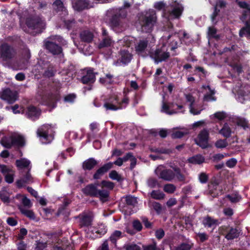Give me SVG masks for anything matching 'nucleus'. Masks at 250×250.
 Masks as SVG:
<instances>
[{
	"label": "nucleus",
	"mask_w": 250,
	"mask_h": 250,
	"mask_svg": "<svg viewBox=\"0 0 250 250\" xmlns=\"http://www.w3.org/2000/svg\"><path fill=\"white\" fill-rule=\"evenodd\" d=\"M120 58L119 61L120 62L124 64H126L129 63L131 59L132 55L127 50H122L120 53Z\"/></svg>",
	"instance_id": "obj_24"
},
{
	"label": "nucleus",
	"mask_w": 250,
	"mask_h": 250,
	"mask_svg": "<svg viewBox=\"0 0 250 250\" xmlns=\"http://www.w3.org/2000/svg\"><path fill=\"white\" fill-rule=\"evenodd\" d=\"M226 5V3L225 1L220 0H219L216 4V6L214 7V11L213 13L211 15V20L213 22H214L215 18L217 16L219 12V10L217 9V7H219L220 8L224 7Z\"/></svg>",
	"instance_id": "obj_39"
},
{
	"label": "nucleus",
	"mask_w": 250,
	"mask_h": 250,
	"mask_svg": "<svg viewBox=\"0 0 250 250\" xmlns=\"http://www.w3.org/2000/svg\"><path fill=\"white\" fill-rule=\"evenodd\" d=\"M148 41L146 39L140 40L135 45V50L139 55L144 56L148 50Z\"/></svg>",
	"instance_id": "obj_15"
},
{
	"label": "nucleus",
	"mask_w": 250,
	"mask_h": 250,
	"mask_svg": "<svg viewBox=\"0 0 250 250\" xmlns=\"http://www.w3.org/2000/svg\"><path fill=\"white\" fill-rule=\"evenodd\" d=\"M240 230L237 228H231L225 237L228 240H232L239 237L240 233Z\"/></svg>",
	"instance_id": "obj_29"
},
{
	"label": "nucleus",
	"mask_w": 250,
	"mask_h": 250,
	"mask_svg": "<svg viewBox=\"0 0 250 250\" xmlns=\"http://www.w3.org/2000/svg\"><path fill=\"white\" fill-rule=\"evenodd\" d=\"M97 73L93 72V69H88L83 71V76L81 81L83 84H91L95 82L96 80V75Z\"/></svg>",
	"instance_id": "obj_13"
},
{
	"label": "nucleus",
	"mask_w": 250,
	"mask_h": 250,
	"mask_svg": "<svg viewBox=\"0 0 250 250\" xmlns=\"http://www.w3.org/2000/svg\"><path fill=\"white\" fill-rule=\"evenodd\" d=\"M121 231L116 230L110 236L109 239L113 243H116L117 240L121 237Z\"/></svg>",
	"instance_id": "obj_51"
},
{
	"label": "nucleus",
	"mask_w": 250,
	"mask_h": 250,
	"mask_svg": "<svg viewBox=\"0 0 250 250\" xmlns=\"http://www.w3.org/2000/svg\"><path fill=\"white\" fill-rule=\"evenodd\" d=\"M150 56L158 63L167 59L169 57V54L165 50V45L164 44L160 49H157L154 52H152Z\"/></svg>",
	"instance_id": "obj_10"
},
{
	"label": "nucleus",
	"mask_w": 250,
	"mask_h": 250,
	"mask_svg": "<svg viewBox=\"0 0 250 250\" xmlns=\"http://www.w3.org/2000/svg\"><path fill=\"white\" fill-rule=\"evenodd\" d=\"M204 108L202 104H195L189 105V112L193 115H199Z\"/></svg>",
	"instance_id": "obj_30"
},
{
	"label": "nucleus",
	"mask_w": 250,
	"mask_h": 250,
	"mask_svg": "<svg viewBox=\"0 0 250 250\" xmlns=\"http://www.w3.org/2000/svg\"><path fill=\"white\" fill-rule=\"evenodd\" d=\"M0 144L4 147L10 148L14 146L13 140L12 135L8 136H4L0 141Z\"/></svg>",
	"instance_id": "obj_31"
},
{
	"label": "nucleus",
	"mask_w": 250,
	"mask_h": 250,
	"mask_svg": "<svg viewBox=\"0 0 250 250\" xmlns=\"http://www.w3.org/2000/svg\"><path fill=\"white\" fill-rule=\"evenodd\" d=\"M237 124L238 125L246 128L248 127V122L244 118H239L237 120Z\"/></svg>",
	"instance_id": "obj_63"
},
{
	"label": "nucleus",
	"mask_w": 250,
	"mask_h": 250,
	"mask_svg": "<svg viewBox=\"0 0 250 250\" xmlns=\"http://www.w3.org/2000/svg\"><path fill=\"white\" fill-rule=\"evenodd\" d=\"M52 129L50 125L46 124L40 127L37 131V136L40 138V140L43 144L50 143L53 139L51 135L49 134Z\"/></svg>",
	"instance_id": "obj_6"
},
{
	"label": "nucleus",
	"mask_w": 250,
	"mask_h": 250,
	"mask_svg": "<svg viewBox=\"0 0 250 250\" xmlns=\"http://www.w3.org/2000/svg\"><path fill=\"white\" fill-rule=\"evenodd\" d=\"M12 136L14 145L22 146L24 145V139L22 136L17 133L12 134Z\"/></svg>",
	"instance_id": "obj_36"
},
{
	"label": "nucleus",
	"mask_w": 250,
	"mask_h": 250,
	"mask_svg": "<svg viewBox=\"0 0 250 250\" xmlns=\"http://www.w3.org/2000/svg\"><path fill=\"white\" fill-rule=\"evenodd\" d=\"M156 12L153 10H149L146 15L140 19V24L142 29L146 32H150L156 23Z\"/></svg>",
	"instance_id": "obj_5"
},
{
	"label": "nucleus",
	"mask_w": 250,
	"mask_h": 250,
	"mask_svg": "<svg viewBox=\"0 0 250 250\" xmlns=\"http://www.w3.org/2000/svg\"><path fill=\"white\" fill-rule=\"evenodd\" d=\"M151 196L156 200H161L164 198L165 194L159 190H153L151 193Z\"/></svg>",
	"instance_id": "obj_49"
},
{
	"label": "nucleus",
	"mask_w": 250,
	"mask_h": 250,
	"mask_svg": "<svg viewBox=\"0 0 250 250\" xmlns=\"http://www.w3.org/2000/svg\"><path fill=\"white\" fill-rule=\"evenodd\" d=\"M113 15L110 20L111 26L114 31L121 32L125 30V24L120 18L126 17V12L125 9H116L113 12Z\"/></svg>",
	"instance_id": "obj_4"
},
{
	"label": "nucleus",
	"mask_w": 250,
	"mask_h": 250,
	"mask_svg": "<svg viewBox=\"0 0 250 250\" xmlns=\"http://www.w3.org/2000/svg\"><path fill=\"white\" fill-rule=\"evenodd\" d=\"M109 196V192L105 189L98 190L97 197H99L101 200H104L107 198Z\"/></svg>",
	"instance_id": "obj_54"
},
{
	"label": "nucleus",
	"mask_w": 250,
	"mask_h": 250,
	"mask_svg": "<svg viewBox=\"0 0 250 250\" xmlns=\"http://www.w3.org/2000/svg\"><path fill=\"white\" fill-rule=\"evenodd\" d=\"M125 201L127 205L133 206L137 203V198L131 196H126Z\"/></svg>",
	"instance_id": "obj_58"
},
{
	"label": "nucleus",
	"mask_w": 250,
	"mask_h": 250,
	"mask_svg": "<svg viewBox=\"0 0 250 250\" xmlns=\"http://www.w3.org/2000/svg\"><path fill=\"white\" fill-rule=\"evenodd\" d=\"M161 111L168 115H173L185 111L183 105L174 103L167 104L163 102Z\"/></svg>",
	"instance_id": "obj_7"
},
{
	"label": "nucleus",
	"mask_w": 250,
	"mask_h": 250,
	"mask_svg": "<svg viewBox=\"0 0 250 250\" xmlns=\"http://www.w3.org/2000/svg\"><path fill=\"white\" fill-rule=\"evenodd\" d=\"M18 197L21 198V201L24 206L23 207H27L29 208L32 206V203L30 200L26 197L22 196L21 195H19Z\"/></svg>",
	"instance_id": "obj_57"
},
{
	"label": "nucleus",
	"mask_w": 250,
	"mask_h": 250,
	"mask_svg": "<svg viewBox=\"0 0 250 250\" xmlns=\"http://www.w3.org/2000/svg\"><path fill=\"white\" fill-rule=\"evenodd\" d=\"M112 78L113 76L112 75L107 74L104 77L101 78L99 80V82L100 83L104 85L112 84L113 83Z\"/></svg>",
	"instance_id": "obj_44"
},
{
	"label": "nucleus",
	"mask_w": 250,
	"mask_h": 250,
	"mask_svg": "<svg viewBox=\"0 0 250 250\" xmlns=\"http://www.w3.org/2000/svg\"><path fill=\"white\" fill-rule=\"evenodd\" d=\"M187 133V131L186 130H185V131L176 130V131H174L171 134V137L174 139L180 138L182 137L184 135L186 134Z\"/></svg>",
	"instance_id": "obj_56"
},
{
	"label": "nucleus",
	"mask_w": 250,
	"mask_h": 250,
	"mask_svg": "<svg viewBox=\"0 0 250 250\" xmlns=\"http://www.w3.org/2000/svg\"><path fill=\"white\" fill-rule=\"evenodd\" d=\"M113 167V164L111 162L108 163L104 165L103 167L99 168L93 175L95 179H100L101 177L106 173L109 169Z\"/></svg>",
	"instance_id": "obj_20"
},
{
	"label": "nucleus",
	"mask_w": 250,
	"mask_h": 250,
	"mask_svg": "<svg viewBox=\"0 0 250 250\" xmlns=\"http://www.w3.org/2000/svg\"><path fill=\"white\" fill-rule=\"evenodd\" d=\"M204 158L201 155H197L188 159V162L193 164H200L204 162Z\"/></svg>",
	"instance_id": "obj_41"
},
{
	"label": "nucleus",
	"mask_w": 250,
	"mask_h": 250,
	"mask_svg": "<svg viewBox=\"0 0 250 250\" xmlns=\"http://www.w3.org/2000/svg\"><path fill=\"white\" fill-rule=\"evenodd\" d=\"M17 95L18 94L16 91H13L9 88H6L0 93V97L8 103L12 104L17 100Z\"/></svg>",
	"instance_id": "obj_14"
},
{
	"label": "nucleus",
	"mask_w": 250,
	"mask_h": 250,
	"mask_svg": "<svg viewBox=\"0 0 250 250\" xmlns=\"http://www.w3.org/2000/svg\"><path fill=\"white\" fill-rule=\"evenodd\" d=\"M161 39L163 42L166 41L167 42H169L170 45L171 46V49L174 50L178 46L180 38L177 34H174L172 35H169L167 37L163 36Z\"/></svg>",
	"instance_id": "obj_19"
},
{
	"label": "nucleus",
	"mask_w": 250,
	"mask_h": 250,
	"mask_svg": "<svg viewBox=\"0 0 250 250\" xmlns=\"http://www.w3.org/2000/svg\"><path fill=\"white\" fill-rule=\"evenodd\" d=\"M143 250H161L157 247L156 243L153 242L152 244L143 246Z\"/></svg>",
	"instance_id": "obj_60"
},
{
	"label": "nucleus",
	"mask_w": 250,
	"mask_h": 250,
	"mask_svg": "<svg viewBox=\"0 0 250 250\" xmlns=\"http://www.w3.org/2000/svg\"><path fill=\"white\" fill-rule=\"evenodd\" d=\"M93 37V33L89 30L83 31L80 34L81 39L85 42H91Z\"/></svg>",
	"instance_id": "obj_32"
},
{
	"label": "nucleus",
	"mask_w": 250,
	"mask_h": 250,
	"mask_svg": "<svg viewBox=\"0 0 250 250\" xmlns=\"http://www.w3.org/2000/svg\"><path fill=\"white\" fill-rule=\"evenodd\" d=\"M205 88H208L210 91V94H206L204 97V100L205 101H214L216 100V98L213 95L214 94V90H211L209 86L208 85L207 86H205Z\"/></svg>",
	"instance_id": "obj_46"
},
{
	"label": "nucleus",
	"mask_w": 250,
	"mask_h": 250,
	"mask_svg": "<svg viewBox=\"0 0 250 250\" xmlns=\"http://www.w3.org/2000/svg\"><path fill=\"white\" fill-rule=\"evenodd\" d=\"M113 42L108 36L103 38L102 41L99 44V48H101L113 45Z\"/></svg>",
	"instance_id": "obj_40"
},
{
	"label": "nucleus",
	"mask_w": 250,
	"mask_h": 250,
	"mask_svg": "<svg viewBox=\"0 0 250 250\" xmlns=\"http://www.w3.org/2000/svg\"><path fill=\"white\" fill-rule=\"evenodd\" d=\"M217 130H219V133L223 135L224 137L229 138L231 134V130L228 124L225 123L223 127L219 130L217 126H216Z\"/></svg>",
	"instance_id": "obj_33"
},
{
	"label": "nucleus",
	"mask_w": 250,
	"mask_h": 250,
	"mask_svg": "<svg viewBox=\"0 0 250 250\" xmlns=\"http://www.w3.org/2000/svg\"><path fill=\"white\" fill-rule=\"evenodd\" d=\"M156 174L165 181H171L175 178V174L171 169L165 168L163 166H160L155 169Z\"/></svg>",
	"instance_id": "obj_9"
},
{
	"label": "nucleus",
	"mask_w": 250,
	"mask_h": 250,
	"mask_svg": "<svg viewBox=\"0 0 250 250\" xmlns=\"http://www.w3.org/2000/svg\"><path fill=\"white\" fill-rule=\"evenodd\" d=\"M73 7L77 11H82L86 9H89L93 5L87 0H76L73 2Z\"/></svg>",
	"instance_id": "obj_18"
},
{
	"label": "nucleus",
	"mask_w": 250,
	"mask_h": 250,
	"mask_svg": "<svg viewBox=\"0 0 250 250\" xmlns=\"http://www.w3.org/2000/svg\"><path fill=\"white\" fill-rule=\"evenodd\" d=\"M53 5L56 10L58 12L62 11L64 15L67 14V11H66L65 7L63 6V3L60 0H56L53 3Z\"/></svg>",
	"instance_id": "obj_37"
},
{
	"label": "nucleus",
	"mask_w": 250,
	"mask_h": 250,
	"mask_svg": "<svg viewBox=\"0 0 250 250\" xmlns=\"http://www.w3.org/2000/svg\"><path fill=\"white\" fill-rule=\"evenodd\" d=\"M202 223L205 227L214 228L218 225V221L208 216L203 218Z\"/></svg>",
	"instance_id": "obj_25"
},
{
	"label": "nucleus",
	"mask_w": 250,
	"mask_h": 250,
	"mask_svg": "<svg viewBox=\"0 0 250 250\" xmlns=\"http://www.w3.org/2000/svg\"><path fill=\"white\" fill-rule=\"evenodd\" d=\"M2 174L4 175L5 180L7 183L10 184L13 182L15 171L12 168L8 167Z\"/></svg>",
	"instance_id": "obj_28"
},
{
	"label": "nucleus",
	"mask_w": 250,
	"mask_h": 250,
	"mask_svg": "<svg viewBox=\"0 0 250 250\" xmlns=\"http://www.w3.org/2000/svg\"><path fill=\"white\" fill-rule=\"evenodd\" d=\"M20 22L25 23L28 28L27 32L33 35L41 32L45 27V23L42 21L39 18L33 17L27 10L22 12L20 18Z\"/></svg>",
	"instance_id": "obj_1"
},
{
	"label": "nucleus",
	"mask_w": 250,
	"mask_h": 250,
	"mask_svg": "<svg viewBox=\"0 0 250 250\" xmlns=\"http://www.w3.org/2000/svg\"><path fill=\"white\" fill-rule=\"evenodd\" d=\"M184 96L187 102L189 103V105L195 104V98L192 93H185Z\"/></svg>",
	"instance_id": "obj_53"
},
{
	"label": "nucleus",
	"mask_w": 250,
	"mask_h": 250,
	"mask_svg": "<svg viewBox=\"0 0 250 250\" xmlns=\"http://www.w3.org/2000/svg\"><path fill=\"white\" fill-rule=\"evenodd\" d=\"M84 194L92 197H97L98 189L94 185L90 184L86 186L82 189Z\"/></svg>",
	"instance_id": "obj_22"
},
{
	"label": "nucleus",
	"mask_w": 250,
	"mask_h": 250,
	"mask_svg": "<svg viewBox=\"0 0 250 250\" xmlns=\"http://www.w3.org/2000/svg\"><path fill=\"white\" fill-rule=\"evenodd\" d=\"M125 250H143V246L132 243L125 246Z\"/></svg>",
	"instance_id": "obj_52"
},
{
	"label": "nucleus",
	"mask_w": 250,
	"mask_h": 250,
	"mask_svg": "<svg viewBox=\"0 0 250 250\" xmlns=\"http://www.w3.org/2000/svg\"><path fill=\"white\" fill-rule=\"evenodd\" d=\"M21 172L22 177L16 182L17 185L19 188L33 182V178L30 173V171L27 170L26 172L22 171Z\"/></svg>",
	"instance_id": "obj_16"
},
{
	"label": "nucleus",
	"mask_w": 250,
	"mask_h": 250,
	"mask_svg": "<svg viewBox=\"0 0 250 250\" xmlns=\"http://www.w3.org/2000/svg\"><path fill=\"white\" fill-rule=\"evenodd\" d=\"M41 110L34 106H28L25 111L26 116L32 121L38 119L41 115Z\"/></svg>",
	"instance_id": "obj_17"
},
{
	"label": "nucleus",
	"mask_w": 250,
	"mask_h": 250,
	"mask_svg": "<svg viewBox=\"0 0 250 250\" xmlns=\"http://www.w3.org/2000/svg\"><path fill=\"white\" fill-rule=\"evenodd\" d=\"M14 55V51L7 43H3L0 46V58L6 61L11 59Z\"/></svg>",
	"instance_id": "obj_12"
},
{
	"label": "nucleus",
	"mask_w": 250,
	"mask_h": 250,
	"mask_svg": "<svg viewBox=\"0 0 250 250\" xmlns=\"http://www.w3.org/2000/svg\"><path fill=\"white\" fill-rule=\"evenodd\" d=\"M174 173L175 174V177L178 181L183 182L185 180V176L181 172L179 168L174 167Z\"/></svg>",
	"instance_id": "obj_45"
},
{
	"label": "nucleus",
	"mask_w": 250,
	"mask_h": 250,
	"mask_svg": "<svg viewBox=\"0 0 250 250\" xmlns=\"http://www.w3.org/2000/svg\"><path fill=\"white\" fill-rule=\"evenodd\" d=\"M109 177L111 179L117 180V181H120L122 180L121 175L116 170H112L109 173Z\"/></svg>",
	"instance_id": "obj_55"
},
{
	"label": "nucleus",
	"mask_w": 250,
	"mask_h": 250,
	"mask_svg": "<svg viewBox=\"0 0 250 250\" xmlns=\"http://www.w3.org/2000/svg\"><path fill=\"white\" fill-rule=\"evenodd\" d=\"M239 35L240 37L244 36L248 37H250V23L248 21L246 22L245 26L240 30Z\"/></svg>",
	"instance_id": "obj_42"
},
{
	"label": "nucleus",
	"mask_w": 250,
	"mask_h": 250,
	"mask_svg": "<svg viewBox=\"0 0 250 250\" xmlns=\"http://www.w3.org/2000/svg\"><path fill=\"white\" fill-rule=\"evenodd\" d=\"M238 4L240 7L244 9L243 11L242 20L243 21L246 20L248 17L250 19V6L244 1L239 2Z\"/></svg>",
	"instance_id": "obj_27"
},
{
	"label": "nucleus",
	"mask_w": 250,
	"mask_h": 250,
	"mask_svg": "<svg viewBox=\"0 0 250 250\" xmlns=\"http://www.w3.org/2000/svg\"><path fill=\"white\" fill-rule=\"evenodd\" d=\"M60 98V92L58 89H53L48 92L43 99L46 104L54 106V104Z\"/></svg>",
	"instance_id": "obj_11"
},
{
	"label": "nucleus",
	"mask_w": 250,
	"mask_h": 250,
	"mask_svg": "<svg viewBox=\"0 0 250 250\" xmlns=\"http://www.w3.org/2000/svg\"><path fill=\"white\" fill-rule=\"evenodd\" d=\"M237 100L243 104L250 101V93H246V92H240L238 95Z\"/></svg>",
	"instance_id": "obj_38"
},
{
	"label": "nucleus",
	"mask_w": 250,
	"mask_h": 250,
	"mask_svg": "<svg viewBox=\"0 0 250 250\" xmlns=\"http://www.w3.org/2000/svg\"><path fill=\"white\" fill-rule=\"evenodd\" d=\"M176 189L175 186L172 184H167L164 186L163 188L164 191L169 194L174 193Z\"/></svg>",
	"instance_id": "obj_48"
},
{
	"label": "nucleus",
	"mask_w": 250,
	"mask_h": 250,
	"mask_svg": "<svg viewBox=\"0 0 250 250\" xmlns=\"http://www.w3.org/2000/svg\"><path fill=\"white\" fill-rule=\"evenodd\" d=\"M102 185L103 187L109 189H112L114 187V184L110 181H103Z\"/></svg>",
	"instance_id": "obj_64"
},
{
	"label": "nucleus",
	"mask_w": 250,
	"mask_h": 250,
	"mask_svg": "<svg viewBox=\"0 0 250 250\" xmlns=\"http://www.w3.org/2000/svg\"><path fill=\"white\" fill-rule=\"evenodd\" d=\"M191 243H183L178 246L175 250H189L192 247Z\"/></svg>",
	"instance_id": "obj_61"
},
{
	"label": "nucleus",
	"mask_w": 250,
	"mask_h": 250,
	"mask_svg": "<svg viewBox=\"0 0 250 250\" xmlns=\"http://www.w3.org/2000/svg\"><path fill=\"white\" fill-rule=\"evenodd\" d=\"M215 146L217 148H224L228 146V143L226 139H219L214 144Z\"/></svg>",
	"instance_id": "obj_47"
},
{
	"label": "nucleus",
	"mask_w": 250,
	"mask_h": 250,
	"mask_svg": "<svg viewBox=\"0 0 250 250\" xmlns=\"http://www.w3.org/2000/svg\"><path fill=\"white\" fill-rule=\"evenodd\" d=\"M150 206L157 212L160 213L162 210V206L160 204L156 202L151 203Z\"/></svg>",
	"instance_id": "obj_62"
},
{
	"label": "nucleus",
	"mask_w": 250,
	"mask_h": 250,
	"mask_svg": "<svg viewBox=\"0 0 250 250\" xmlns=\"http://www.w3.org/2000/svg\"><path fill=\"white\" fill-rule=\"evenodd\" d=\"M129 103V99L126 96L122 97L121 95H113L106 100L104 107L106 110L116 111L125 108Z\"/></svg>",
	"instance_id": "obj_3"
},
{
	"label": "nucleus",
	"mask_w": 250,
	"mask_h": 250,
	"mask_svg": "<svg viewBox=\"0 0 250 250\" xmlns=\"http://www.w3.org/2000/svg\"><path fill=\"white\" fill-rule=\"evenodd\" d=\"M210 119H216L219 121H222L227 117V114L224 111L216 112L209 116Z\"/></svg>",
	"instance_id": "obj_43"
},
{
	"label": "nucleus",
	"mask_w": 250,
	"mask_h": 250,
	"mask_svg": "<svg viewBox=\"0 0 250 250\" xmlns=\"http://www.w3.org/2000/svg\"><path fill=\"white\" fill-rule=\"evenodd\" d=\"M154 6L158 10H163L165 16L168 19L179 18L184 9L183 5L176 1H172L167 6L163 1L157 2L155 3Z\"/></svg>",
	"instance_id": "obj_2"
},
{
	"label": "nucleus",
	"mask_w": 250,
	"mask_h": 250,
	"mask_svg": "<svg viewBox=\"0 0 250 250\" xmlns=\"http://www.w3.org/2000/svg\"><path fill=\"white\" fill-rule=\"evenodd\" d=\"M227 197L232 202L236 203L239 201L241 199V196L238 194H232L227 195Z\"/></svg>",
	"instance_id": "obj_59"
},
{
	"label": "nucleus",
	"mask_w": 250,
	"mask_h": 250,
	"mask_svg": "<svg viewBox=\"0 0 250 250\" xmlns=\"http://www.w3.org/2000/svg\"><path fill=\"white\" fill-rule=\"evenodd\" d=\"M19 208L22 214L24 215L31 220H35L36 216L32 210L26 209L23 207V206L21 205L19 206Z\"/></svg>",
	"instance_id": "obj_34"
},
{
	"label": "nucleus",
	"mask_w": 250,
	"mask_h": 250,
	"mask_svg": "<svg viewBox=\"0 0 250 250\" xmlns=\"http://www.w3.org/2000/svg\"><path fill=\"white\" fill-rule=\"evenodd\" d=\"M45 47L53 54H59L62 52V48L51 41H47L45 42Z\"/></svg>",
	"instance_id": "obj_21"
},
{
	"label": "nucleus",
	"mask_w": 250,
	"mask_h": 250,
	"mask_svg": "<svg viewBox=\"0 0 250 250\" xmlns=\"http://www.w3.org/2000/svg\"><path fill=\"white\" fill-rule=\"evenodd\" d=\"M98 164L97 161L93 158H89L83 163V168L84 170H90L93 169Z\"/></svg>",
	"instance_id": "obj_26"
},
{
	"label": "nucleus",
	"mask_w": 250,
	"mask_h": 250,
	"mask_svg": "<svg viewBox=\"0 0 250 250\" xmlns=\"http://www.w3.org/2000/svg\"><path fill=\"white\" fill-rule=\"evenodd\" d=\"M209 135V131L207 129H203L195 139L196 144L203 148H207L208 146Z\"/></svg>",
	"instance_id": "obj_8"
},
{
	"label": "nucleus",
	"mask_w": 250,
	"mask_h": 250,
	"mask_svg": "<svg viewBox=\"0 0 250 250\" xmlns=\"http://www.w3.org/2000/svg\"><path fill=\"white\" fill-rule=\"evenodd\" d=\"M92 219L88 215H82L80 216V225L82 227H87L91 225Z\"/></svg>",
	"instance_id": "obj_35"
},
{
	"label": "nucleus",
	"mask_w": 250,
	"mask_h": 250,
	"mask_svg": "<svg viewBox=\"0 0 250 250\" xmlns=\"http://www.w3.org/2000/svg\"><path fill=\"white\" fill-rule=\"evenodd\" d=\"M0 198L5 204H8L9 203V195L6 191H0Z\"/></svg>",
	"instance_id": "obj_50"
},
{
	"label": "nucleus",
	"mask_w": 250,
	"mask_h": 250,
	"mask_svg": "<svg viewBox=\"0 0 250 250\" xmlns=\"http://www.w3.org/2000/svg\"><path fill=\"white\" fill-rule=\"evenodd\" d=\"M16 165L19 169L26 168L29 171H30L32 167L30 161L25 158L17 160Z\"/></svg>",
	"instance_id": "obj_23"
}]
</instances>
